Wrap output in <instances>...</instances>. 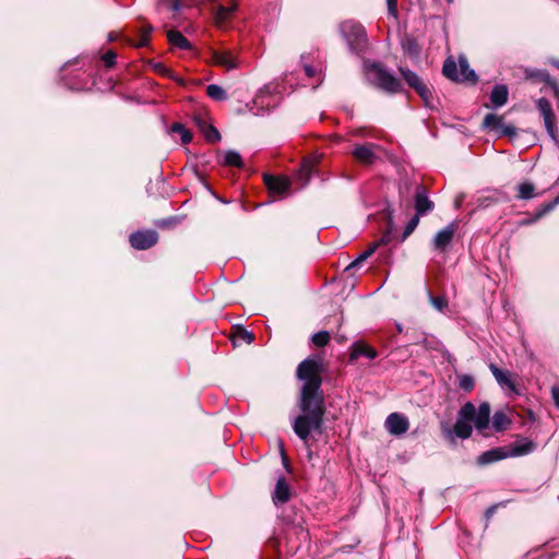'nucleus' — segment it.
Wrapping results in <instances>:
<instances>
[{"label": "nucleus", "instance_id": "1", "mask_svg": "<svg viewBox=\"0 0 559 559\" xmlns=\"http://www.w3.org/2000/svg\"><path fill=\"white\" fill-rule=\"evenodd\" d=\"M322 362L318 357H309L299 364L297 377L304 381L300 394L301 415L293 421V430L308 445L311 432H322L325 413L324 399L320 393Z\"/></svg>", "mask_w": 559, "mask_h": 559}, {"label": "nucleus", "instance_id": "2", "mask_svg": "<svg viewBox=\"0 0 559 559\" xmlns=\"http://www.w3.org/2000/svg\"><path fill=\"white\" fill-rule=\"evenodd\" d=\"M490 405L484 402L476 409L472 402H466L459 411L456 421L453 428L442 425L441 430L443 437L454 443L455 438L467 439L472 436L474 423L478 431H484L489 426Z\"/></svg>", "mask_w": 559, "mask_h": 559}, {"label": "nucleus", "instance_id": "3", "mask_svg": "<svg viewBox=\"0 0 559 559\" xmlns=\"http://www.w3.org/2000/svg\"><path fill=\"white\" fill-rule=\"evenodd\" d=\"M340 31L352 52L364 51L367 45V34L360 23L353 20L345 21L341 23Z\"/></svg>", "mask_w": 559, "mask_h": 559}, {"label": "nucleus", "instance_id": "4", "mask_svg": "<svg viewBox=\"0 0 559 559\" xmlns=\"http://www.w3.org/2000/svg\"><path fill=\"white\" fill-rule=\"evenodd\" d=\"M459 68H460V70H457V64L455 63V61L452 58H448L444 61L442 72L448 79H450L452 81L476 82V80H477L476 73L474 70H472L469 68L468 61L465 57L461 56L459 58Z\"/></svg>", "mask_w": 559, "mask_h": 559}, {"label": "nucleus", "instance_id": "5", "mask_svg": "<svg viewBox=\"0 0 559 559\" xmlns=\"http://www.w3.org/2000/svg\"><path fill=\"white\" fill-rule=\"evenodd\" d=\"M367 74L374 85L385 92L396 93L401 88L399 80L378 63L368 66Z\"/></svg>", "mask_w": 559, "mask_h": 559}, {"label": "nucleus", "instance_id": "6", "mask_svg": "<svg viewBox=\"0 0 559 559\" xmlns=\"http://www.w3.org/2000/svg\"><path fill=\"white\" fill-rule=\"evenodd\" d=\"M211 60L215 66L234 70L239 67L238 57L228 49H210Z\"/></svg>", "mask_w": 559, "mask_h": 559}, {"label": "nucleus", "instance_id": "7", "mask_svg": "<svg viewBox=\"0 0 559 559\" xmlns=\"http://www.w3.org/2000/svg\"><path fill=\"white\" fill-rule=\"evenodd\" d=\"M459 224L452 222L444 228L439 230L432 239V247L439 252H444L453 240V237L457 230Z\"/></svg>", "mask_w": 559, "mask_h": 559}, {"label": "nucleus", "instance_id": "8", "mask_svg": "<svg viewBox=\"0 0 559 559\" xmlns=\"http://www.w3.org/2000/svg\"><path fill=\"white\" fill-rule=\"evenodd\" d=\"M400 72L407 84L413 87L418 95L424 99L426 105H429V97L431 96L430 90L421 81V79L413 71L404 68H400Z\"/></svg>", "mask_w": 559, "mask_h": 559}, {"label": "nucleus", "instance_id": "9", "mask_svg": "<svg viewBox=\"0 0 559 559\" xmlns=\"http://www.w3.org/2000/svg\"><path fill=\"white\" fill-rule=\"evenodd\" d=\"M158 240V235L154 230L136 231L130 235V245L136 250H146L153 247Z\"/></svg>", "mask_w": 559, "mask_h": 559}, {"label": "nucleus", "instance_id": "10", "mask_svg": "<svg viewBox=\"0 0 559 559\" xmlns=\"http://www.w3.org/2000/svg\"><path fill=\"white\" fill-rule=\"evenodd\" d=\"M384 427L390 435L401 436L408 430L409 421L404 414L392 413L386 417Z\"/></svg>", "mask_w": 559, "mask_h": 559}, {"label": "nucleus", "instance_id": "11", "mask_svg": "<svg viewBox=\"0 0 559 559\" xmlns=\"http://www.w3.org/2000/svg\"><path fill=\"white\" fill-rule=\"evenodd\" d=\"M264 182L273 195L282 197L286 194L290 188V180L287 177L265 175Z\"/></svg>", "mask_w": 559, "mask_h": 559}, {"label": "nucleus", "instance_id": "12", "mask_svg": "<svg viewBox=\"0 0 559 559\" xmlns=\"http://www.w3.org/2000/svg\"><path fill=\"white\" fill-rule=\"evenodd\" d=\"M537 108L544 118L545 127H546L548 134L552 139H555L556 138L555 115H554L550 102L544 97L539 98L537 102Z\"/></svg>", "mask_w": 559, "mask_h": 559}, {"label": "nucleus", "instance_id": "13", "mask_svg": "<svg viewBox=\"0 0 559 559\" xmlns=\"http://www.w3.org/2000/svg\"><path fill=\"white\" fill-rule=\"evenodd\" d=\"M414 201L416 214L419 216L426 215L433 210V202L429 200L427 190L424 186H418L416 188Z\"/></svg>", "mask_w": 559, "mask_h": 559}, {"label": "nucleus", "instance_id": "14", "mask_svg": "<svg viewBox=\"0 0 559 559\" xmlns=\"http://www.w3.org/2000/svg\"><path fill=\"white\" fill-rule=\"evenodd\" d=\"M376 148H377L376 144L366 143V144L355 146L352 154H353V157L357 162L365 164V165H370L377 158Z\"/></svg>", "mask_w": 559, "mask_h": 559}, {"label": "nucleus", "instance_id": "15", "mask_svg": "<svg viewBox=\"0 0 559 559\" xmlns=\"http://www.w3.org/2000/svg\"><path fill=\"white\" fill-rule=\"evenodd\" d=\"M483 126L491 130H500L504 135H512L515 130L511 126L503 124V118L495 114H487L484 118Z\"/></svg>", "mask_w": 559, "mask_h": 559}, {"label": "nucleus", "instance_id": "16", "mask_svg": "<svg viewBox=\"0 0 559 559\" xmlns=\"http://www.w3.org/2000/svg\"><path fill=\"white\" fill-rule=\"evenodd\" d=\"M238 9V3L231 1L228 5L218 4L214 10V21L218 27H224L231 14Z\"/></svg>", "mask_w": 559, "mask_h": 559}, {"label": "nucleus", "instance_id": "17", "mask_svg": "<svg viewBox=\"0 0 559 559\" xmlns=\"http://www.w3.org/2000/svg\"><path fill=\"white\" fill-rule=\"evenodd\" d=\"M194 122L199 127L200 131L203 133L207 142L215 143L221 140V134L218 130L214 126L207 123V121L203 117L195 116Z\"/></svg>", "mask_w": 559, "mask_h": 559}, {"label": "nucleus", "instance_id": "18", "mask_svg": "<svg viewBox=\"0 0 559 559\" xmlns=\"http://www.w3.org/2000/svg\"><path fill=\"white\" fill-rule=\"evenodd\" d=\"M290 498V487L284 476H281L275 485L273 501L275 504L285 503Z\"/></svg>", "mask_w": 559, "mask_h": 559}, {"label": "nucleus", "instance_id": "19", "mask_svg": "<svg viewBox=\"0 0 559 559\" xmlns=\"http://www.w3.org/2000/svg\"><path fill=\"white\" fill-rule=\"evenodd\" d=\"M535 445L531 440L522 439L514 442L508 450V457L522 456L531 453Z\"/></svg>", "mask_w": 559, "mask_h": 559}, {"label": "nucleus", "instance_id": "20", "mask_svg": "<svg viewBox=\"0 0 559 559\" xmlns=\"http://www.w3.org/2000/svg\"><path fill=\"white\" fill-rule=\"evenodd\" d=\"M360 356H365L369 359H374L378 356V352L362 342H356L352 346L350 360H355Z\"/></svg>", "mask_w": 559, "mask_h": 559}, {"label": "nucleus", "instance_id": "21", "mask_svg": "<svg viewBox=\"0 0 559 559\" xmlns=\"http://www.w3.org/2000/svg\"><path fill=\"white\" fill-rule=\"evenodd\" d=\"M506 457H508L507 450L503 448H497L486 451L481 455H479L477 459V463L479 465H487L493 462H498Z\"/></svg>", "mask_w": 559, "mask_h": 559}, {"label": "nucleus", "instance_id": "22", "mask_svg": "<svg viewBox=\"0 0 559 559\" xmlns=\"http://www.w3.org/2000/svg\"><path fill=\"white\" fill-rule=\"evenodd\" d=\"M509 91L506 85L499 84L490 93V102L495 107H501L508 102Z\"/></svg>", "mask_w": 559, "mask_h": 559}, {"label": "nucleus", "instance_id": "23", "mask_svg": "<svg viewBox=\"0 0 559 559\" xmlns=\"http://www.w3.org/2000/svg\"><path fill=\"white\" fill-rule=\"evenodd\" d=\"M167 37L173 47L181 50L191 49L190 41L179 31H169Z\"/></svg>", "mask_w": 559, "mask_h": 559}, {"label": "nucleus", "instance_id": "24", "mask_svg": "<svg viewBox=\"0 0 559 559\" xmlns=\"http://www.w3.org/2000/svg\"><path fill=\"white\" fill-rule=\"evenodd\" d=\"M516 192V199L519 200H531L539 195V193L535 192V186L531 181H524L518 185Z\"/></svg>", "mask_w": 559, "mask_h": 559}, {"label": "nucleus", "instance_id": "25", "mask_svg": "<svg viewBox=\"0 0 559 559\" xmlns=\"http://www.w3.org/2000/svg\"><path fill=\"white\" fill-rule=\"evenodd\" d=\"M524 74H525V78L527 80H533V81H536V82H545V83H548V84H554L551 79H550V75L545 70L525 68L524 69Z\"/></svg>", "mask_w": 559, "mask_h": 559}, {"label": "nucleus", "instance_id": "26", "mask_svg": "<svg viewBox=\"0 0 559 559\" xmlns=\"http://www.w3.org/2000/svg\"><path fill=\"white\" fill-rule=\"evenodd\" d=\"M490 370L495 377V379L497 380V382L501 385V386H507L511 390H514V383L513 381L510 379L509 377V373L506 372V371H502L501 369H499L497 366L495 365H490Z\"/></svg>", "mask_w": 559, "mask_h": 559}, {"label": "nucleus", "instance_id": "27", "mask_svg": "<svg viewBox=\"0 0 559 559\" xmlns=\"http://www.w3.org/2000/svg\"><path fill=\"white\" fill-rule=\"evenodd\" d=\"M510 425L511 420L504 412L498 411L493 414L492 427L495 428L496 431L507 430Z\"/></svg>", "mask_w": 559, "mask_h": 559}, {"label": "nucleus", "instance_id": "28", "mask_svg": "<svg viewBox=\"0 0 559 559\" xmlns=\"http://www.w3.org/2000/svg\"><path fill=\"white\" fill-rule=\"evenodd\" d=\"M225 166H231V167H242L243 162L240 156V154L236 151H226L223 155V162Z\"/></svg>", "mask_w": 559, "mask_h": 559}, {"label": "nucleus", "instance_id": "29", "mask_svg": "<svg viewBox=\"0 0 559 559\" xmlns=\"http://www.w3.org/2000/svg\"><path fill=\"white\" fill-rule=\"evenodd\" d=\"M313 165L310 160H305L297 173V179L300 181V187H305L310 180Z\"/></svg>", "mask_w": 559, "mask_h": 559}, {"label": "nucleus", "instance_id": "30", "mask_svg": "<svg viewBox=\"0 0 559 559\" xmlns=\"http://www.w3.org/2000/svg\"><path fill=\"white\" fill-rule=\"evenodd\" d=\"M379 247V243H372L367 250L361 252L346 269L345 272L358 267L365 260H367Z\"/></svg>", "mask_w": 559, "mask_h": 559}, {"label": "nucleus", "instance_id": "31", "mask_svg": "<svg viewBox=\"0 0 559 559\" xmlns=\"http://www.w3.org/2000/svg\"><path fill=\"white\" fill-rule=\"evenodd\" d=\"M153 31V27L151 25L143 26L139 31V38L138 39H130V44L135 47H144L150 41V35Z\"/></svg>", "mask_w": 559, "mask_h": 559}, {"label": "nucleus", "instance_id": "32", "mask_svg": "<svg viewBox=\"0 0 559 559\" xmlns=\"http://www.w3.org/2000/svg\"><path fill=\"white\" fill-rule=\"evenodd\" d=\"M206 95L213 100L222 102L227 99V93L217 84H210L206 86Z\"/></svg>", "mask_w": 559, "mask_h": 559}, {"label": "nucleus", "instance_id": "33", "mask_svg": "<svg viewBox=\"0 0 559 559\" xmlns=\"http://www.w3.org/2000/svg\"><path fill=\"white\" fill-rule=\"evenodd\" d=\"M170 131L179 134L183 144H188L192 141V133L182 123H173Z\"/></svg>", "mask_w": 559, "mask_h": 559}, {"label": "nucleus", "instance_id": "34", "mask_svg": "<svg viewBox=\"0 0 559 559\" xmlns=\"http://www.w3.org/2000/svg\"><path fill=\"white\" fill-rule=\"evenodd\" d=\"M457 380H459V386L461 390L465 391V392H471L474 390L475 388V380L472 376L469 374H459L457 376Z\"/></svg>", "mask_w": 559, "mask_h": 559}, {"label": "nucleus", "instance_id": "35", "mask_svg": "<svg viewBox=\"0 0 559 559\" xmlns=\"http://www.w3.org/2000/svg\"><path fill=\"white\" fill-rule=\"evenodd\" d=\"M330 341V334L326 331H321L312 336V342L316 346L322 347L325 346Z\"/></svg>", "mask_w": 559, "mask_h": 559}, {"label": "nucleus", "instance_id": "36", "mask_svg": "<svg viewBox=\"0 0 559 559\" xmlns=\"http://www.w3.org/2000/svg\"><path fill=\"white\" fill-rule=\"evenodd\" d=\"M429 299L432 306L439 311H443L448 307V301L443 296L430 295Z\"/></svg>", "mask_w": 559, "mask_h": 559}, {"label": "nucleus", "instance_id": "37", "mask_svg": "<svg viewBox=\"0 0 559 559\" xmlns=\"http://www.w3.org/2000/svg\"><path fill=\"white\" fill-rule=\"evenodd\" d=\"M419 219H420V216L415 214L411 219L409 222L407 223L406 227H405V230H404V235H403V238H407L414 230L415 228L418 226L419 224Z\"/></svg>", "mask_w": 559, "mask_h": 559}, {"label": "nucleus", "instance_id": "38", "mask_svg": "<svg viewBox=\"0 0 559 559\" xmlns=\"http://www.w3.org/2000/svg\"><path fill=\"white\" fill-rule=\"evenodd\" d=\"M117 55L112 50H108L104 56L103 60L107 68H111L116 62Z\"/></svg>", "mask_w": 559, "mask_h": 559}, {"label": "nucleus", "instance_id": "39", "mask_svg": "<svg viewBox=\"0 0 559 559\" xmlns=\"http://www.w3.org/2000/svg\"><path fill=\"white\" fill-rule=\"evenodd\" d=\"M388 11L391 15L396 16L397 13V0H386Z\"/></svg>", "mask_w": 559, "mask_h": 559}, {"label": "nucleus", "instance_id": "40", "mask_svg": "<svg viewBox=\"0 0 559 559\" xmlns=\"http://www.w3.org/2000/svg\"><path fill=\"white\" fill-rule=\"evenodd\" d=\"M558 204H559V195H558V197H556V199H555L552 202H550V203H548L547 205H545V209L543 210V212H542V213H539V216H540V215H543V214H544V213H546V212L551 211V210H552L556 205H558Z\"/></svg>", "mask_w": 559, "mask_h": 559}, {"label": "nucleus", "instance_id": "41", "mask_svg": "<svg viewBox=\"0 0 559 559\" xmlns=\"http://www.w3.org/2000/svg\"><path fill=\"white\" fill-rule=\"evenodd\" d=\"M391 241V236L389 233L384 234L379 241H376L374 243H379V246L388 245Z\"/></svg>", "mask_w": 559, "mask_h": 559}, {"label": "nucleus", "instance_id": "42", "mask_svg": "<svg viewBox=\"0 0 559 559\" xmlns=\"http://www.w3.org/2000/svg\"><path fill=\"white\" fill-rule=\"evenodd\" d=\"M552 399L555 401V405L559 408V388L552 389Z\"/></svg>", "mask_w": 559, "mask_h": 559}, {"label": "nucleus", "instance_id": "43", "mask_svg": "<svg viewBox=\"0 0 559 559\" xmlns=\"http://www.w3.org/2000/svg\"><path fill=\"white\" fill-rule=\"evenodd\" d=\"M280 449H281V454H282L283 462H284V464L286 465V464H287V462H288V459H287V455H286V453H285L284 444H283V442H282V441L280 442Z\"/></svg>", "mask_w": 559, "mask_h": 559}, {"label": "nucleus", "instance_id": "44", "mask_svg": "<svg viewBox=\"0 0 559 559\" xmlns=\"http://www.w3.org/2000/svg\"><path fill=\"white\" fill-rule=\"evenodd\" d=\"M305 71H306V73H307V75H308L309 78H312V76H314V75H316V69H314V68H312V67H310V66H306V67H305Z\"/></svg>", "mask_w": 559, "mask_h": 559}, {"label": "nucleus", "instance_id": "45", "mask_svg": "<svg viewBox=\"0 0 559 559\" xmlns=\"http://www.w3.org/2000/svg\"><path fill=\"white\" fill-rule=\"evenodd\" d=\"M170 2L171 9L174 11H178L180 9V1L179 0H168Z\"/></svg>", "mask_w": 559, "mask_h": 559}, {"label": "nucleus", "instance_id": "46", "mask_svg": "<svg viewBox=\"0 0 559 559\" xmlns=\"http://www.w3.org/2000/svg\"><path fill=\"white\" fill-rule=\"evenodd\" d=\"M242 337H243V340H246L248 343H251V342H252V340H253L252 334H251V333H249V332H247V331H245V332H243Z\"/></svg>", "mask_w": 559, "mask_h": 559}, {"label": "nucleus", "instance_id": "47", "mask_svg": "<svg viewBox=\"0 0 559 559\" xmlns=\"http://www.w3.org/2000/svg\"><path fill=\"white\" fill-rule=\"evenodd\" d=\"M407 50H408L409 52H415V53L417 52V49H416V47H415V44H414V43H409V44H408Z\"/></svg>", "mask_w": 559, "mask_h": 559}, {"label": "nucleus", "instance_id": "48", "mask_svg": "<svg viewBox=\"0 0 559 559\" xmlns=\"http://www.w3.org/2000/svg\"><path fill=\"white\" fill-rule=\"evenodd\" d=\"M263 93H264V90L259 91V93L257 94L255 99H254L255 103L259 102V99L262 97Z\"/></svg>", "mask_w": 559, "mask_h": 559}, {"label": "nucleus", "instance_id": "49", "mask_svg": "<svg viewBox=\"0 0 559 559\" xmlns=\"http://www.w3.org/2000/svg\"><path fill=\"white\" fill-rule=\"evenodd\" d=\"M550 63L556 67L557 69H559V60H556V59H551L550 60Z\"/></svg>", "mask_w": 559, "mask_h": 559}, {"label": "nucleus", "instance_id": "50", "mask_svg": "<svg viewBox=\"0 0 559 559\" xmlns=\"http://www.w3.org/2000/svg\"><path fill=\"white\" fill-rule=\"evenodd\" d=\"M493 511H495V507L489 508V509L486 511V515H487L488 518H489V516H491V515H492V513H493Z\"/></svg>", "mask_w": 559, "mask_h": 559}, {"label": "nucleus", "instance_id": "51", "mask_svg": "<svg viewBox=\"0 0 559 559\" xmlns=\"http://www.w3.org/2000/svg\"><path fill=\"white\" fill-rule=\"evenodd\" d=\"M396 328H397L399 332H402V325L401 324H396Z\"/></svg>", "mask_w": 559, "mask_h": 559}]
</instances>
